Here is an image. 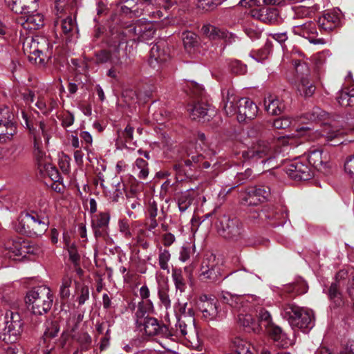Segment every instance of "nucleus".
<instances>
[{"label":"nucleus","mask_w":354,"mask_h":354,"mask_svg":"<svg viewBox=\"0 0 354 354\" xmlns=\"http://www.w3.org/2000/svg\"><path fill=\"white\" fill-rule=\"evenodd\" d=\"M53 295L46 286H39L30 290L26 297V303L31 312L37 315L46 313L53 304Z\"/></svg>","instance_id":"obj_5"},{"label":"nucleus","mask_w":354,"mask_h":354,"mask_svg":"<svg viewBox=\"0 0 354 354\" xmlns=\"http://www.w3.org/2000/svg\"><path fill=\"white\" fill-rule=\"evenodd\" d=\"M153 305L150 299L146 301H142L138 303V308L136 312V324L140 326L142 324V322L147 317V313L153 312Z\"/></svg>","instance_id":"obj_30"},{"label":"nucleus","mask_w":354,"mask_h":354,"mask_svg":"<svg viewBox=\"0 0 354 354\" xmlns=\"http://www.w3.org/2000/svg\"><path fill=\"white\" fill-rule=\"evenodd\" d=\"M312 139L324 137L330 145L336 146L343 143L342 140L344 131L334 124L324 125L321 130H316Z\"/></svg>","instance_id":"obj_16"},{"label":"nucleus","mask_w":354,"mask_h":354,"mask_svg":"<svg viewBox=\"0 0 354 354\" xmlns=\"http://www.w3.org/2000/svg\"><path fill=\"white\" fill-rule=\"evenodd\" d=\"M50 213L48 205H43L38 209L22 214L19 217L21 232L43 234L48 228Z\"/></svg>","instance_id":"obj_1"},{"label":"nucleus","mask_w":354,"mask_h":354,"mask_svg":"<svg viewBox=\"0 0 354 354\" xmlns=\"http://www.w3.org/2000/svg\"><path fill=\"white\" fill-rule=\"evenodd\" d=\"M196 196V191L194 189L187 190L181 194L178 199V206L181 212H185L193 203Z\"/></svg>","instance_id":"obj_32"},{"label":"nucleus","mask_w":354,"mask_h":354,"mask_svg":"<svg viewBox=\"0 0 354 354\" xmlns=\"http://www.w3.org/2000/svg\"><path fill=\"white\" fill-rule=\"evenodd\" d=\"M18 24L27 30H37L44 25V17L42 14L35 11L17 19Z\"/></svg>","instance_id":"obj_23"},{"label":"nucleus","mask_w":354,"mask_h":354,"mask_svg":"<svg viewBox=\"0 0 354 354\" xmlns=\"http://www.w3.org/2000/svg\"><path fill=\"white\" fill-rule=\"evenodd\" d=\"M72 277L66 274L62 280V284L59 288V295L62 299H67L71 295L70 288L72 286Z\"/></svg>","instance_id":"obj_41"},{"label":"nucleus","mask_w":354,"mask_h":354,"mask_svg":"<svg viewBox=\"0 0 354 354\" xmlns=\"http://www.w3.org/2000/svg\"><path fill=\"white\" fill-rule=\"evenodd\" d=\"M182 39L185 48L192 47L196 42V35L190 31L183 32Z\"/></svg>","instance_id":"obj_49"},{"label":"nucleus","mask_w":354,"mask_h":354,"mask_svg":"<svg viewBox=\"0 0 354 354\" xmlns=\"http://www.w3.org/2000/svg\"><path fill=\"white\" fill-rule=\"evenodd\" d=\"M270 195L269 187L261 185L250 187L242 197L243 203L246 205H257L268 199Z\"/></svg>","instance_id":"obj_14"},{"label":"nucleus","mask_w":354,"mask_h":354,"mask_svg":"<svg viewBox=\"0 0 354 354\" xmlns=\"http://www.w3.org/2000/svg\"><path fill=\"white\" fill-rule=\"evenodd\" d=\"M264 105L267 112L273 115H280L285 109L283 100L274 95H268L265 98Z\"/></svg>","instance_id":"obj_26"},{"label":"nucleus","mask_w":354,"mask_h":354,"mask_svg":"<svg viewBox=\"0 0 354 354\" xmlns=\"http://www.w3.org/2000/svg\"><path fill=\"white\" fill-rule=\"evenodd\" d=\"M341 19L342 12L339 9L328 10L319 17L318 24L321 29L329 32L340 25Z\"/></svg>","instance_id":"obj_17"},{"label":"nucleus","mask_w":354,"mask_h":354,"mask_svg":"<svg viewBox=\"0 0 354 354\" xmlns=\"http://www.w3.org/2000/svg\"><path fill=\"white\" fill-rule=\"evenodd\" d=\"M171 277L176 290H179L180 292H184L186 285L181 269H173Z\"/></svg>","instance_id":"obj_42"},{"label":"nucleus","mask_w":354,"mask_h":354,"mask_svg":"<svg viewBox=\"0 0 354 354\" xmlns=\"http://www.w3.org/2000/svg\"><path fill=\"white\" fill-rule=\"evenodd\" d=\"M308 161L315 168L321 169L324 162L322 158V151L318 149L310 151L308 155Z\"/></svg>","instance_id":"obj_39"},{"label":"nucleus","mask_w":354,"mask_h":354,"mask_svg":"<svg viewBox=\"0 0 354 354\" xmlns=\"http://www.w3.org/2000/svg\"><path fill=\"white\" fill-rule=\"evenodd\" d=\"M132 173L140 180L147 179L149 173L147 162L141 158H136L132 166Z\"/></svg>","instance_id":"obj_31"},{"label":"nucleus","mask_w":354,"mask_h":354,"mask_svg":"<svg viewBox=\"0 0 354 354\" xmlns=\"http://www.w3.org/2000/svg\"><path fill=\"white\" fill-rule=\"evenodd\" d=\"M176 332L193 344L198 337L194 327V318L191 315L178 317L176 324Z\"/></svg>","instance_id":"obj_15"},{"label":"nucleus","mask_w":354,"mask_h":354,"mask_svg":"<svg viewBox=\"0 0 354 354\" xmlns=\"http://www.w3.org/2000/svg\"><path fill=\"white\" fill-rule=\"evenodd\" d=\"M337 102L342 106H354V85L351 88H344L337 97Z\"/></svg>","instance_id":"obj_34"},{"label":"nucleus","mask_w":354,"mask_h":354,"mask_svg":"<svg viewBox=\"0 0 354 354\" xmlns=\"http://www.w3.org/2000/svg\"><path fill=\"white\" fill-rule=\"evenodd\" d=\"M224 110L227 115L236 114L239 122L254 119L258 113L257 106L249 98L239 100L233 92L227 91L225 99Z\"/></svg>","instance_id":"obj_2"},{"label":"nucleus","mask_w":354,"mask_h":354,"mask_svg":"<svg viewBox=\"0 0 354 354\" xmlns=\"http://www.w3.org/2000/svg\"><path fill=\"white\" fill-rule=\"evenodd\" d=\"M257 322L259 324V331L264 328L268 333L271 330L272 328L277 326L272 322L270 313L263 308L259 310L258 313V322Z\"/></svg>","instance_id":"obj_33"},{"label":"nucleus","mask_w":354,"mask_h":354,"mask_svg":"<svg viewBox=\"0 0 354 354\" xmlns=\"http://www.w3.org/2000/svg\"><path fill=\"white\" fill-rule=\"evenodd\" d=\"M152 23V21H147L145 19H138L127 28V32L133 37L134 40L140 41L142 33L146 32L148 25Z\"/></svg>","instance_id":"obj_28"},{"label":"nucleus","mask_w":354,"mask_h":354,"mask_svg":"<svg viewBox=\"0 0 354 354\" xmlns=\"http://www.w3.org/2000/svg\"><path fill=\"white\" fill-rule=\"evenodd\" d=\"M198 306L203 317L207 321L219 320L225 316V312L221 309L219 302L207 295L200 297Z\"/></svg>","instance_id":"obj_11"},{"label":"nucleus","mask_w":354,"mask_h":354,"mask_svg":"<svg viewBox=\"0 0 354 354\" xmlns=\"http://www.w3.org/2000/svg\"><path fill=\"white\" fill-rule=\"evenodd\" d=\"M156 26L157 25L156 24H154L153 22L151 24H149L148 27H147V30H146V32H145L142 35V39H141L140 41L147 42L149 40H151L153 37V36L156 33Z\"/></svg>","instance_id":"obj_56"},{"label":"nucleus","mask_w":354,"mask_h":354,"mask_svg":"<svg viewBox=\"0 0 354 354\" xmlns=\"http://www.w3.org/2000/svg\"><path fill=\"white\" fill-rule=\"evenodd\" d=\"M66 247H67V250L69 254L70 259L74 263H76L80 259V256L77 253V250L75 246L73 244L70 245L69 243H67Z\"/></svg>","instance_id":"obj_61"},{"label":"nucleus","mask_w":354,"mask_h":354,"mask_svg":"<svg viewBox=\"0 0 354 354\" xmlns=\"http://www.w3.org/2000/svg\"><path fill=\"white\" fill-rule=\"evenodd\" d=\"M35 106L44 113H48L54 109V106H48L46 99L41 95H38Z\"/></svg>","instance_id":"obj_52"},{"label":"nucleus","mask_w":354,"mask_h":354,"mask_svg":"<svg viewBox=\"0 0 354 354\" xmlns=\"http://www.w3.org/2000/svg\"><path fill=\"white\" fill-rule=\"evenodd\" d=\"M216 227L219 234L229 240L236 241L242 234V224L240 221L227 215L219 217Z\"/></svg>","instance_id":"obj_10"},{"label":"nucleus","mask_w":354,"mask_h":354,"mask_svg":"<svg viewBox=\"0 0 354 354\" xmlns=\"http://www.w3.org/2000/svg\"><path fill=\"white\" fill-rule=\"evenodd\" d=\"M229 66L231 71L236 74L242 75L246 72V66L239 60L231 61Z\"/></svg>","instance_id":"obj_51"},{"label":"nucleus","mask_w":354,"mask_h":354,"mask_svg":"<svg viewBox=\"0 0 354 354\" xmlns=\"http://www.w3.org/2000/svg\"><path fill=\"white\" fill-rule=\"evenodd\" d=\"M285 171L291 178L297 180H307L313 175L308 166L298 160L288 163Z\"/></svg>","instance_id":"obj_18"},{"label":"nucleus","mask_w":354,"mask_h":354,"mask_svg":"<svg viewBox=\"0 0 354 354\" xmlns=\"http://www.w3.org/2000/svg\"><path fill=\"white\" fill-rule=\"evenodd\" d=\"M252 15L266 24H272L277 21L278 12L274 8H263L252 10Z\"/></svg>","instance_id":"obj_27"},{"label":"nucleus","mask_w":354,"mask_h":354,"mask_svg":"<svg viewBox=\"0 0 354 354\" xmlns=\"http://www.w3.org/2000/svg\"><path fill=\"white\" fill-rule=\"evenodd\" d=\"M261 219L263 217L268 220H275L278 218V214L270 209H263L259 215Z\"/></svg>","instance_id":"obj_62"},{"label":"nucleus","mask_w":354,"mask_h":354,"mask_svg":"<svg viewBox=\"0 0 354 354\" xmlns=\"http://www.w3.org/2000/svg\"><path fill=\"white\" fill-rule=\"evenodd\" d=\"M291 123L292 122L288 117H281L275 119L272 122V125L277 129H283L289 127Z\"/></svg>","instance_id":"obj_53"},{"label":"nucleus","mask_w":354,"mask_h":354,"mask_svg":"<svg viewBox=\"0 0 354 354\" xmlns=\"http://www.w3.org/2000/svg\"><path fill=\"white\" fill-rule=\"evenodd\" d=\"M169 58V54L160 45L156 44L150 50L151 64H153V61L157 63H163Z\"/></svg>","instance_id":"obj_38"},{"label":"nucleus","mask_w":354,"mask_h":354,"mask_svg":"<svg viewBox=\"0 0 354 354\" xmlns=\"http://www.w3.org/2000/svg\"><path fill=\"white\" fill-rule=\"evenodd\" d=\"M245 34L251 39L259 38L261 35V30L254 24H248L244 28Z\"/></svg>","instance_id":"obj_55"},{"label":"nucleus","mask_w":354,"mask_h":354,"mask_svg":"<svg viewBox=\"0 0 354 354\" xmlns=\"http://www.w3.org/2000/svg\"><path fill=\"white\" fill-rule=\"evenodd\" d=\"M238 322L240 325L250 330H252L254 333L259 332V324L250 314H239L238 315Z\"/></svg>","instance_id":"obj_37"},{"label":"nucleus","mask_w":354,"mask_h":354,"mask_svg":"<svg viewBox=\"0 0 354 354\" xmlns=\"http://www.w3.org/2000/svg\"><path fill=\"white\" fill-rule=\"evenodd\" d=\"M6 255L15 261L20 260L29 253L33 252L29 243L21 239L8 240L5 244Z\"/></svg>","instance_id":"obj_13"},{"label":"nucleus","mask_w":354,"mask_h":354,"mask_svg":"<svg viewBox=\"0 0 354 354\" xmlns=\"http://www.w3.org/2000/svg\"><path fill=\"white\" fill-rule=\"evenodd\" d=\"M110 214L109 212H100L92 217L91 226L96 238L107 234Z\"/></svg>","instance_id":"obj_21"},{"label":"nucleus","mask_w":354,"mask_h":354,"mask_svg":"<svg viewBox=\"0 0 354 354\" xmlns=\"http://www.w3.org/2000/svg\"><path fill=\"white\" fill-rule=\"evenodd\" d=\"M220 274L221 273L219 267L209 270H201V275L204 279H209L212 281H216L218 279Z\"/></svg>","instance_id":"obj_47"},{"label":"nucleus","mask_w":354,"mask_h":354,"mask_svg":"<svg viewBox=\"0 0 354 354\" xmlns=\"http://www.w3.org/2000/svg\"><path fill=\"white\" fill-rule=\"evenodd\" d=\"M10 9L18 14L24 16L28 13L37 11L38 3L37 0H6Z\"/></svg>","instance_id":"obj_22"},{"label":"nucleus","mask_w":354,"mask_h":354,"mask_svg":"<svg viewBox=\"0 0 354 354\" xmlns=\"http://www.w3.org/2000/svg\"><path fill=\"white\" fill-rule=\"evenodd\" d=\"M12 115L8 107L0 108V121H1L0 143H7L12 141L17 132L16 124L12 121Z\"/></svg>","instance_id":"obj_12"},{"label":"nucleus","mask_w":354,"mask_h":354,"mask_svg":"<svg viewBox=\"0 0 354 354\" xmlns=\"http://www.w3.org/2000/svg\"><path fill=\"white\" fill-rule=\"evenodd\" d=\"M328 113L322 110L319 107H315L313 109L311 113H307L304 114L301 118V122H306V120L316 121L321 120L326 118L328 116Z\"/></svg>","instance_id":"obj_40"},{"label":"nucleus","mask_w":354,"mask_h":354,"mask_svg":"<svg viewBox=\"0 0 354 354\" xmlns=\"http://www.w3.org/2000/svg\"><path fill=\"white\" fill-rule=\"evenodd\" d=\"M23 323L19 314L7 312L5 315L4 327L0 333V339L7 344L15 343L22 332Z\"/></svg>","instance_id":"obj_8"},{"label":"nucleus","mask_w":354,"mask_h":354,"mask_svg":"<svg viewBox=\"0 0 354 354\" xmlns=\"http://www.w3.org/2000/svg\"><path fill=\"white\" fill-rule=\"evenodd\" d=\"M201 30L202 32L210 39L222 38L229 43L234 41V35L232 33L210 24L204 25Z\"/></svg>","instance_id":"obj_25"},{"label":"nucleus","mask_w":354,"mask_h":354,"mask_svg":"<svg viewBox=\"0 0 354 354\" xmlns=\"http://www.w3.org/2000/svg\"><path fill=\"white\" fill-rule=\"evenodd\" d=\"M187 111L189 113V117L194 120H209V118L214 114V111L210 109L207 104L203 102L189 104Z\"/></svg>","instance_id":"obj_24"},{"label":"nucleus","mask_w":354,"mask_h":354,"mask_svg":"<svg viewBox=\"0 0 354 354\" xmlns=\"http://www.w3.org/2000/svg\"><path fill=\"white\" fill-rule=\"evenodd\" d=\"M39 171L44 176H48L54 182H61V176L55 166L48 162L39 163Z\"/></svg>","instance_id":"obj_35"},{"label":"nucleus","mask_w":354,"mask_h":354,"mask_svg":"<svg viewBox=\"0 0 354 354\" xmlns=\"http://www.w3.org/2000/svg\"><path fill=\"white\" fill-rule=\"evenodd\" d=\"M242 157L245 160H251L253 162H261L265 166L268 165V169L274 168L277 165L273 164L275 161V152L272 149V147L266 142L260 141L253 144L247 150L242 151Z\"/></svg>","instance_id":"obj_6"},{"label":"nucleus","mask_w":354,"mask_h":354,"mask_svg":"<svg viewBox=\"0 0 354 354\" xmlns=\"http://www.w3.org/2000/svg\"><path fill=\"white\" fill-rule=\"evenodd\" d=\"M78 341L80 344L81 350H87L88 346L91 343V337L88 333H84L80 336Z\"/></svg>","instance_id":"obj_60"},{"label":"nucleus","mask_w":354,"mask_h":354,"mask_svg":"<svg viewBox=\"0 0 354 354\" xmlns=\"http://www.w3.org/2000/svg\"><path fill=\"white\" fill-rule=\"evenodd\" d=\"M23 49L30 61L44 64L52 55L53 45L44 37H29L24 40Z\"/></svg>","instance_id":"obj_3"},{"label":"nucleus","mask_w":354,"mask_h":354,"mask_svg":"<svg viewBox=\"0 0 354 354\" xmlns=\"http://www.w3.org/2000/svg\"><path fill=\"white\" fill-rule=\"evenodd\" d=\"M22 117L26 127L30 130L31 133L33 136L34 146L37 147L39 145H46L49 140V135L46 124L43 121H40L38 124V128L32 129L28 122V116L24 112H22Z\"/></svg>","instance_id":"obj_20"},{"label":"nucleus","mask_w":354,"mask_h":354,"mask_svg":"<svg viewBox=\"0 0 354 354\" xmlns=\"http://www.w3.org/2000/svg\"><path fill=\"white\" fill-rule=\"evenodd\" d=\"M60 28L64 34L68 35L77 28L76 22L71 17H67L61 20Z\"/></svg>","instance_id":"obj_44"},{"label":"nucleus","mask_w":354,"mask_h":354,"mask_svg":"<svg viewBox=\"0 0 354 354\" xmlns=\"http://www.w3.org/2000/svg\"><path fill=\"white\" fill-rule=\"evenodd\" d=\"M77 294L80 296L77 298L80 305H82L89 297V289L86 285L80 286L77 284Z\"/></svg>","instance_id":"obj_48"},{"label":"nucleus","mask_w":354,"mask_h":354,"mask_svg":"<svg viewBox=\"0 0 354 354\" xmlns=\"http://www.w3.org/2000/svg\"><path fill=\"white\" fill-rule=\"evenodd\" d=\"M268 334L279 347L286 348L293 344V340L289 338L287 335L282 331L281 328L277 326L272 328Z\"/></svg>","instance_id":"obj_29"},{"label":"nucleus","mask_w":354,"mask_h":354,"mask_svg":"<svg viewBox=\"0 0 354 354\" xmlns=\"http://www.w3.org/2000/svg\"><path fill=\"white\" fill-rule=\"evenodd\" d=\"M138 327L149 336L156 335L160 328L157 319L151 317H147Z\"/></svg>","instance_id":"obj_36"},{"label":"nucleus","mask_w":354,"mask_h":354,"mask_svg":"<svg viewBox=\"0 0 354 354\" xmlns=\"http://www.w3.org/2000/svg\"><path fill=\"white\" fill-rule=\"evenodd\" d=\"M158 297L161 301V304L165 307L166 309L171 308V300L169 299L168 292L167 290H161L158 291Z\"/></svg>","instance_id":"obj_59"},{"label":"nucleus","mask_w":354,"mask_h":354,"mask_svg":"<svg viewBox=\"0 0 354 354\" xmlns=\"http://www.w3.org/2000/svg\"><path fill=\"white\" fill-rule=\"evenodd\" d=\"M221 299L224 303L232 307H236L241 299L238 295H232L228 292H222Z\"/></svg>","instance_id":"obj_46"},{"label":"nucleus","mask_w":354,"mask_h":354,"mask_svg":"<svg viewBox=\"0 0 354 354\" xmlns=\"http://www.w3.org/2000/svg\"><path fill=\"white\" fill-rule=\"evenodd\" d=\"M328 296L331 300H334V302L336 304H340L341 299L339 297V293L338 292L337 290V285L335 283L331 284L329 288Z\"/></svg>","instance_id":"obj_58"},{"label":"nucleus","mask_w":354,"mask_h":354,"mask_svg":"<svg viewBox=\"0 0 354 354\" xmlns=\"http://www.w3.org/2000/svg\"><path fill=\"white\" fill-rule=\"evenodd\" d=\"M218 262L213 254H206L201 264V270H209L218 268Z\"/></svg>","instance_id":"obj_45"},{"label":"nucleus","mask_w":354,"mask_h":354,"mask_svg":"<svg viewBox=\"0 0 354 354\" xmlns=\"http://www.w3.org/2000/svg\"><path fill=\"white\" fill-rule=\"evenodd\" d=\"M118 226L120 232L124 236V237L129 238L131 236L129 225L127 219L120 220Z\"/></svg>","instance_id":"obj_57"},{"label":"nucleus","mask_w":354,"mask_h":354,"mask_svg":"<svg viewBox=\"0 0 354 354\" xmlns=\"http://www.w3.org/2000/svg\"><path fill=\"white\" fill-rule=\"evenodd\" d=\"M292 30L295 35L308 39L310 43L324 44L322 39H315L313 38L317 34V28L315 24L311 21H306L301 24H293Z\"/></svg>","instance_id":"obj_19"},{"label":"nucleus","mask_w":354,"mask_h":354,"mask_svg":"<svg viewBox=\"0 0 354 354\" xmlns=\"http://www.w3.org/2000/svg\"><path fill=\"white\" fill-rule=\"evenodd\" d=\"M59 166L63 174H68L70 172V158L66 155H62L59 159Z\"/></svg>","instance_id":"obj_54"},{"label":"nucleus","mask_w":354,"mask_h":354,"mask_svg":"<svg viewBox=\"0 0 354 354\" xmlns=\"http://www.w3.org/2000/svg\"><path fill=\"white\" fill-rule=\"evenodd\" d=\"M34 154L37 161L38 169H39L40 162H48L46 152L43 149V145H39L37 147L34 146Z\"/></svg>","instance_id":"obj_50"},{"label":"nucleus","mask_w":354,"mask_h":354,"mask_svg":"<svg viewBox=\"0 0 354 354\" xmlns=\"http://www.w3.org/2000/svg\"><path fill=\"white\" fill-rule=\"evenodd\" d=\"M170 258L171 254L169 250L162 249V248L159 249L158 263L162 270L169 272V261Z\"/></svg>","instance_id":"obj_43"},{"label":"nucleus","mask_w":354,"mask_h":354,"mask_svg":"<svg viewBox=\"0 0 354 354\" xmlns=\"http://www.w3.org/2000/svg\"><path fill=\"white\" fill-rule=\"evenodd\" d=\"M95 57L96 63H109L111 65V68L108 70L106 75L113 79H118L122 69L126 66L118 50L113 52L102 50L97 53Z\"/></svg>","instance_id":"obj_9"},{"label":"nucleus","mask_w":354,"mask_h":354,"mask_svg":"<svg viewBox=\"0 0 354 354\" xmlns=\"http://www.w3.org/2000/svg\"><path fill=\"white\" fill-rule=\"evenodd\" d=\"M307 290L308 286L303 281L292 285V291L297 294H304L307 292Z\"/></svg>","instance_id":"obj_64"},{"label":"nucleus","mask_w":354,"mask_h":354,"mask_svg":"<svg viewBox=\"0 0 354 354\" xmlns=\"http://www.w3.org/2000/svg\"><path fill=\"white\" fill-rule=\"evenodd\" d=\"M281 315L288 320L292 328H297L304 333L314 326V315L311 310L289 304L283 307Z\"/></svg>","instance_id":"obj_4"},{"label":"nucleus","mask_w":354,"mask_h":354,"mask_svg":"<svg viewBox=\"0 0 354 354\" xmlns=\"http://www.w3.org/2000/svg\"><path fill=\"white\" fill-rule=\"evenodd\" d=\"M187 156L189 157L187 160H185V164L187 165H190L192 162H198L202 159V155L198 152H193L187 151Z\"/></svg>","instance_id":"obj_63"},{"label":"nucleus","mask_w":354,"mask_h":354,"mask_svg":"<svg viewBox=\"0 0 354 354\" xmlns=\"http://www.w3.org/2000/svg\"><path fill=\"white\" fill-rule=\"evenodd\" d=\"M292 64L296 73V86L298 92L305 97L312 96L315 91V86L309 77L310 71L307 64L301 60H293Z\"/></svg>","instance_id":"obj_7"}]
</instances>
